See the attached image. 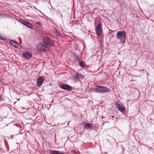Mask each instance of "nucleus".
Returning <instances> with one entry per match:
<instances>
[{"label": "nucleus", "mask_w": 154, "mask_h": 154, "mask_svg": "<svg viewBox=\"0 0 154 154\" xmlns=\"http://www.w3.org/2000/svg\"><path fill=\"white\" fill-rule=\"evenodd\" d=\"M61 88L65 90H67L69 91L72 90V87L68 85H61Z\"/></svg>", "instance_id": "1a4fd4ad"}, {"label": "nucleus", "mask_w": 154, "mask_h": 154, "mask_svg": "<svg viewBox=\"0 0 154 154\" xmlns=\"http://www.w3.org/2000/svg\"><path fill=\"white\" fill-rule=\"evenodd\" d=\"M10 44L15 47H17V45L18 44L16 42H14L13 41H11L10 42Z\"/></svg>", "instance_id": "f8f14e48"}, {"label": "nucleus", "mask_w": 154, "mask_h": 154, "mask_svg": "<svg viewBox=\"0 0 154 154\" xmlns=\"http://www.w3.org/2000/svg\"><path fill=\"white\" fill-rule=\"evenodd\" d=\"M38 50L41 52L45 51L48 50V48L47 46L45 45L44 43H39L37 46Z\"/></svg>", "instance_id": "7ed1b4c3"}, {"label": "nucleus", "mask_w": 154, "mask_h": 154, "mask_svg": "<svg viewBox=\"0 0 154 154\" xmlns=\"http://www.w3.org/2000/svg\"><path fill=\"white\" fill-rule=\"evenodd\" d=\"M82 125H84L85 128L87 129H91L92 128L93 126L92 124L84 122H82Z\"/></svg>", "instance_id": "6e6552de"}, {"label": "nucleus", "mask_w": 154, "mask_h": 154, "mask_svg": "<svg viewBox=\"0 0 154 154\" xmlns=\"http://www.w3.org/2000/svg\"><path fill=\"white\" fill-rule=\"evenodd\" d=\"M80 66L81 67H83L84 66V63L83 62L79 61V62Z\"/></svg>", "instance_id": "2eb2a0df"}, {"label": "nucleus", "mask_w": 154, "mask_h": 154, "mask_svg": "<svg viewBox=\"0 0 154 154\" xmlns=\"http://www.w3.org/2000/svg\"><path fill=\"white\" fill-rule=\"evenodd\" d=\"M57 154H64L63 153H61L60 152H58V153H57Z\"/></svg>", "instance_id": "f3484780"}, {"label": "nucleus", "mask_w": 154, "mask_h": 154, "mask_svg": "<svg viewBox=\"0 0 154 154\" xmlns=\"http://www.w3.org/2000/svg\"><path fill=\"white\" fill-rule=\"evenodd\" d=\"M116 38L120 40L121 43H124L126 38V32L125 31H119L117 33Z\"/></svg>", "instance_id": "f257e3e1"}, {"label": "nucleus", "mask_w": 154, "mask_h": 154, "mask_svg": "<svg viewBox=\"0 0 154 154\" xmlns=\"http://www.w3.org/2000/svg\"><path fill=\"white\" fill-rule=\"evenodd\" d=\"M75 77H76L79 80V79H82L83 77L82 75L78 73L76 74Z\"/></svg>", "instance_id": "ddd939ff"}, {"label": "nucleus", "mask_w": 154, "mask_h": 154, "mask_svg": "<svg viewBox=\"0 0 154 154\" xmlns=\"http://www.w3.org/2000/svg\"><path fill=\"white\" fill-rule=\"evenodd\" d=\"M44 42L47 45L52 46L54 45V42L52 40L49 38L45 37L43 39Z\"/></svg>", "instance_id": "39448f33"}, {"label": "nucleus", "mask_w": 154, "mask_h": 154, "mask_svg": "<svg viewBox=\"0 0 154 154\" xmlns=\"http://www.w3.org/2000/svg\"><path fill=\"white\" fill-rule=\"evenodd\" d=\"M36 24L39 26H40L41 25V23L39 22H37L36 23Z\"/></svg>", "instance_id": "dca6fc26"}, {"label": "nucleus", "mask_w": 154, "mask_h": 154, "mask_svg": "<svg viewBox=\"0 0 154 154\" xmlns=\"http://www.w3.org/2000/svg\"><path fill=\"white\" fill-rule=\"evenodd\" d=\"M96 31L97 35L99 36H100L101 35L102 25L99 23L97 26L96 27Z\"/></svg>", "instance_id": "20e7f679"}, {"label": "nucleus", "mask_w": 154, "mask_h": 154, "mask_svg": "<svg viewBox=\"0 0 154 154\" xmlns=\"http://www.w3.org/2000/svg\"><path fill=\"white\" fill-rule=\"evenodd\" d=\"M23 55L24 56L25 58L27 59L28 60L30 58L32 57V54L29 52H26L23 54Z\"/></svg>", "instance_id": "9d476101"}, {"label": "nucleus", "mask_w": 154, "mask_h": 154, "mask_svg": "<svg viewBox=\"0 0 154 154\" xmlns=\"http://www.w3.org/2000/svg\"><path fill=\"white\" fill-rule=\"evenodd\" d=\"M44 81V77L42 76H40L37 79V85L38 87L40 86Z\"/></svg>", "instance_id": "0eeeda50"}, {"label": "nucleus", "mask_w": 154, "mask_h": 154, "mask_svg": "<svg viewBox=\"0 0 154 154\" xmlns=\"http://www.w3.org/2000/svg\"><path fill=\"white\" fill-rule=\"evenodd\" d=\"M0 39H2L3 38H2V37H1L0 36Z\"/></svg>", "instance_id": "a211bd4d"}, {"label": "nucleus", "mask_w": 154, "mask_h": 154, "mask_svg": "<svg viewBox=\"0 0 154 154\" xmlns=\"http://www.w3.org/2000/svg\"><path fill=\"white\" fill-rule=\"evenodd\" d=\"M116 106L120 112H125V109L122 103L120 102H117L116 103Z\"/></svg>", "instance_id": "423d86ee"}, {"label": "nucleus", "mask_w": 154, "mask_h": 154, "mask_svg": "<svg viewBox=\"0 0 154 154\" xmlns=\"http://www.w3.org/2000/svg\"><path fill=\"white\" fill-rule=\"evenodd\" d=\"M95 91L97 93H104L109 92L110 91L109 89L106 87L102 86L97 85L95 89Z\"/></svg>", "instance_id": "f03ea898"}, {"label": "nucleus", "mask_w": 154, "mask_h": 154, "mask_svg": "<svg viewBox=\"0 0 154 154\" xmlns=\"http://www.w3.org/2000/svg\"><path fill=\"white\" fill-rule=\"evenodd\" d=\"M58 152L56 150H52L50 151V153L52 154H57Z\"/></svg>", "instance_id": "4468645a"}, {"label": "nucleus", "mask_w": 154, "mask_h": 154, "mask_svg": "<svg viewBox=\"0 0 154 154\" xmlns=\"http://www.w3.org/2000/svg\"><path fill=\"white\" fill-rule=\"evenodd\" d=\"M22 23L29 28H31L32 27V25L30 23L26 21L22 20Z\"/></svg>", "instance_id": "9b49d317"}]
</instances>
